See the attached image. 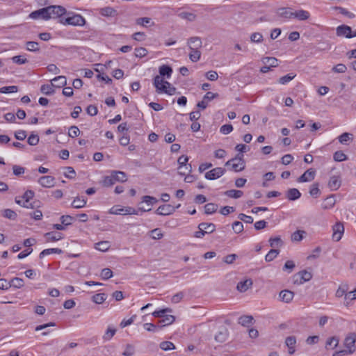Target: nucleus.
<instances>
[{
  "instance_id": "f257e3e1",
  "label": "nucleus",
  "mask_w": 356,
  "mask_h": 356,
  "mask_svg": "<svg viewBox=\"0 0 356 356\" xmlns=\"http://www.w3.org/2000/svg\"><path fill=\"white\" fill-rule=\"evenodd\" d=\"M153 85L156 88L157 93H165L169 95H172L176 92V88L172 86L170 83L165 81L163 78L160 76H156L154 78Z\"/></svg>"
},
{
  "instance_id": "f03ea898",
  "label": "nucleus",
  "mask_w": 356,
  "mask_h": 356,
  "mask_svg": "<svg viewBox=\"0 0 356 356\" xmlns=\"http://www.w3.org/2000/svg\"><path fill=\"white\" fill-rule=\"evenodd\" d=\"M355 342L356 334L355 332L348 334L344 339V346L346 349L335 352L332 356H340L341 354L344 353L353 354L356 350Z\"/></svg>"
},
{
  "instance_id": "7ed1b4c3",
  "label": "nucleus",
  "mask_w": 356,
  "mask_h": 356,
  "mask_svg": "<svg viewBox=\"0 0 356 356\" xmlns=\"http://www.w3.org/2000/svg\"><path fill=\"white\" fill-rule=\"evenodd\" d=\"M226 165H231L232 169L234 170L235 172H240L244 170L245 168V161L243 160V155L238 154L237 156L229 160L226 164Z\"/></svg>"
},
{
  "instance_id": "20e7f679",
  "label": "nucleus",
  "mask_w": 356,
  "mask_h": 356,
  "mask_svg": "<svg viewBox=\"0 0 356 356\" xmlns=\"http://www.w3.org/2000/svg\"><path fill=\"white\" fill-rule=\"evenodd\" d=\"M60 22L65 25L83 26L86 24V19L79 14H74L71 17L61 19Z\"/></svg>"
},
{
  "instance_id": "39448f33",
  "label": "nucleus",
  "mask_w": 356,
  "mask_h": 356,
  "mask_svg": "<svg viewBox=\"0 0 356 356\" xmlns=\"http://www.w3.org/2000/svg\"><path fill=\"white\" fill-rule=\"evenodd\" d=\"M49 19H55L66 13V9L61 6H49L47 7Z\"/></svg>"
},
{
  "instance_id": "423d86ee",
  "label": "nucleus",
  "mask_w": 356,
  "mask_h": 356,
  "mask_svg": "<svg viewBox=\"0 0 356 356\" xmlns=\"http://www.w3.org/2000/svg\"><path fill=\"white\" fill-rule=\"evenodd\" d=\"M312 277V275L310 272L305 270H301L293 275L294 283L301 284L309 281Z\"/></svg>"
},
{
  "instance_id": "0eeeda50",
  "label": "nucleus",
  "mask_w": 356,
  "mask_h": 356,
  "mask_svg": "<svg viewBox=\"0 0 356 356\" xmlns=\"http://www.w3.org/2000/svg\"><path fill=\"white\" fill-rule=\"evenodd\" d=\"M225 170L222 168H215L211 170L206 172L205 178L209 180L216 179L224 175Z\"/></svg>"
},
{
  "instance_id": "6e6552de",
  "label": "nucleus",
  "mask_w": 356,
  "mask_h": 356,
  "mask_svg": "<svg viewBox=\"0 0 356 356\" xmlns=\"http://www.w3.org/2000/svg\"><path fill=\"white\" fill-rule=\"evenodd\" d=\"M29 17L33 19H44V20L49 19V16H48L47 7L31 13V14L29 15Z\"/></svg>"
},
{
  "instance_id": "1a4fd4ad",
  "label": "nucleus",
  "mask_w": 356,
  "mask_h": 356,
  "mask_svg": "<svg viewBox=\"0 0 356 356\" xmlns=\"http://www.w3.org/2000/svg\"><path fill=\"white\" fill-rule=\"evenodd\" d=\"M158 202L156 197L149 195H145L142 197L141 203H145L147 208L140 207L139 209L142 211H149L151 210V207Z\"/></svg>"
},
{
  "instance_id": "9d476101",
  "label": "nucleus",
  "mask_w": 356,
  "mask_h": 356,
  "mask_svg": "<svg viewBox=\"0 0 356 356\" xmlns=\"http://www.w3.org/2000/svg\"><path fill=\"white\" fill-rule=\"evenodd\" d=\"M175 211V207L171 204H163L156 210L155 213L160 216L170 215Z\"/></svg>"
},
{
  "instance_id": "9b49d317",
  "label": "nucleus",
  "mask_w": 356,
  "mask_h": 356,
  "mask_svg": "<svg viewBox=\"0 0 356 356\" xmlns=\"http://www.w3.org/2000/svg\"><path fill=\"white\" fill-rule=\"evenodd\" d=\"M344 227L342 223L337 222L333 226L332 238L335 241H339L343 234Z\"/></svg>"
},
{
  "instance_id": "f8f14e48",
  "label": "nucleus",
  "mask_w": 356,
  "mask_h": 356,
  "mask_svg": "<svg viewBox=\"0 0 356 356\" xmlns=\"http://www.w3.org/2000/svg\"><path fill=\"white\" fill-rule=\"evenodd\" d=\"M187 44L190 50L200 49L202 46V42L200 37H191L188 40Z\"/></svg>"
},
{
  "instance_id": "ddd939ff",
  "label": "nucleus",
  "mask_w": 356,
  "mask_h": 356,
  "mask_svg": "<svg viewBox=\"0 0 356 356\" xmlns=\"http://www.w3.org/2000/svg\"><path fill=\"white\" fill-rule=\"evenodd\" d=\"M316 175V171L309 168L306 170L298 179L299 182H307L312 181Z\"/></svg>"
},
{
  "instance_id": "4468645a",
  "label": "nucleus",
  "mask_w": 356,
  "mask_h": 356,
  "mask_svg": "<svg viewBox=\"0 0 356 356\" xmlns=\"http://www.w3.org/2000/svg\"><path fill=\"white\" fill-rule=\"evenodd\" d=\"M38 182L43 187L50 188L54 186L55 178L49 175L42 176L39 179Z\"/></svg>"
},
{
  "instance_id": "2eb2a0df",
  "label": "nucleus",
  "mask_w": 356,
  "mask_h": 356,
  "mask_svg": "<svg viewBox=\"0 0 356 356\" xmlns=\"http://www.w3.org/2000/svg\"><path fill=\"white\" fill-rule=\"evenodd\" d=\"M352 29L349 26L341 25L337 28V35L338 36H345L347 38H352Z\"/></svg>"
},
{
  "instance_id": "dca6fc26",
  "label": "nucleus",
  "mask_w": 356,
  "mask_h": 356,
  "mask_svg": "<svg viewBox=\"0 0 356 356\" xmlns=\"http://www.w3.org/2000/svg\"><path fill=\"white\" fill-rule=\"evenodd\" d=\"M341 184V180L339 176L333 175L330 177L328 187L331 191H337L339 188Z\"/></svg>"
},
{
  "instance_id": "f3484780",
  "label": "nucleus",
  "mask_w": 356,
  "mask_h": 356,
  "mask_svg": "<svg viewBox=\"0 0 356 356\" xmlns=\"http://www.w3.org/2000/svg\"><path fill=\"white\" fill-rule=\"evenodd\" d=\"M188 161V157L187 156L181 155L179 157L177 162L179 164V170H182L183 168H186V171L191 172L192 168L191 165H187L186 163Z\"/></svg>"
},
{
  "instance_id": "a211bd4d",
  "label": "nucleus",
  "mask_w": 356,
  "mask_h": 356,
  "mask_svg": "<svg viewBox=\"0 0 356 356\" xmlns=\"http://www.w3.org/2000/svg\"><path fill=\"white\" fill-rule=\"evenodd\" d=\"M228 337V330L226 327H222L215 335V340L219 343L225 342Z\"/></svg>"
},
{
  "instance_id": "6ab92c4d",
  "label": "nucleus",
  "mask_w": 356,
  "mask_h": 356,
  "mask_svg": "<svg viewBox=\"0 0 356 356\" xmlns=\"http://www.w3.org/2000/svg\"><path fill=\"white\" fill-rule=\"evenodd\" d=\"M310 13L304 10H298L293 12V18H296L300 21L307 20L309 18Z\"/></svg>"
},
{
  "instance_id": "aec40b11",
  "label": "nucleus",
  "mask_w": 356,
  "mask_h": 356,
  "mask_svg": "<svg viewBox=\"0 0 356 356\" xmlns=\"http://www.w3.org/2000/svg\"><path fill=\"white\" fill-rule=\"evenodd\" d=\"M301 196L300 192L297 188H290L286 191V197L289 200L295 201Z\"/></svg>"
},
{
  "instance_id": "412c9836",
  "label": "nucleus",
  "mask_w": 356,
  "mask_h": 356,
  "mask_svg": "<svg viewBox=\"0 0 356 356\" xmlns=\"http://www.w3.org/2000/svg\"><path fill=\"white\" fill-rule=\"evenodd\" d=\"M159 76L161 78L166 77L167 79H169L172 73V69L169 65H163L159 67Z\"/></svg>"
},
{
  "instance_id": "4be33fe9",
  "label": "nucleus",
  "mask_w": 356,
  "mask_h": 356,
  "mask_svg": "<svg viewBox=\"0 0 356 356\" xmlns=\"http://www.w3.org/2000/svg\"><path fill=\"white\" fill-rule=\"evenodd\" d=\"M286 346L289 348V353L292 355L295 353V346L296 343V339L294 336H290L286 338Z\"/></svg>"
},
{
  "instance_id": "5701e85b",
  "label": "nucleus",
  "mask_w": 356,
  "mask_h": 356,
  "mask_svg": "<svg viewBox=\"0 0 356 356\" xmlns=\"http://www.w3.org/2000/svg\"><path fill=\"white\" fill-rule=\"evenodd\" d=\"M277 14L282 17L286 19L293 18V11L289 8H280L277 10Z\"/></svg>"
},
{
  "instance_id": "b1692460",
  "label": "nucleus",
  "mask_w": 356,
  "mask_h": 356,
  "mask_svg": "<svg viewBox=\"0 0 356 356\" xmlns=\"http://www.w3.org/2000/svg\"><path fill=\"white\" fill-rule=\"evenodd\" d=\"M294 296L293 292L289 291V290H283L280 293V299L286 303L290 302Z\"/></svg>"
},
{
  "instance_id": "393cba45",
  "label": "nucleus",
  "mask_w": 356,
  "mask_h": 356,
  "mask_svg": "<svg viewBox=\"0 0 356 356\" xmlns=\"http://www.w3.org/2000/svg\"><path fill=\"white\" fill-rule=\"evenodd\" d=\"M252 285V281L251 279H247L244 281L239 282L237 284L236 288L240 292L246 291Z\"/></svg>"
},
{
  "instance_id": "a878e982",
  "label": "nucleus",
  "mask_w": 356,
  "mask_h": 356,
  "mask_svg": "<svg viewBox=\"0 0 356 356\" xmlns=\"http://www.w3.org/2000/svg\"><path fill=\"white\" fill-rule=\"evenodd\" d=\"M198 229L204 230L207 234L213 233L216 230V225L213 223L201 222L198 225Z\"/></svg>"
},
{
  "instance_id": "bb28decb",
  "label": "nucleus",
  "mask_w": 356,
  "mask_h": 356,
  "mask_svg": "<svg viewBox=\"0 0 356 356\" xmlns=\"http://www.w3.org/2000/svg\"><path fill=\"white\" fill-rule=\"evenodd\" d=\"M116 331V329L113 326L108 325L104 335L102 336L104 341H110L115 334Z\"/></svg>"
},
{
  "instance_id": "cd10ccee",
  "label": "nucleus",
  "mask_w": 356,
  "mask_h": 356,
  "mask_svg": "<svg viewBox=\"0 0 356 356\" xmlns=\"http://www.w3.org/2000/svg\"><path fill=\"white\" fill-rule=\"evenodd\" d=\"M47 241H57L63 238V234L56 232H50L44 234Z\"/></svg>"
},
{
  "instance_id": "c85d7f7f",
  "label": "nucleus",
  "mask_w": 356,
  "mask_h": 356,
  "mask_svg": "<svg viewBox=\"0 0 356 356\" xmlns=\"http://www.w3.org/2000/svg\"><path fill=\"white\" fill-rule=\"evenodd\" d=\"M54 87L62 88L67 84V79L65 76H58L51 80Z\"/></svg>"
},
{
  "instance_id": "c756f323",
  "label": "nucleus",
  "mask_w": 356,
  "mask_h": 356,
  "mask_svg": "<svg viewBox=\"0 0 356 356\" xmlns=\"http://www.w3.org/2000/svg\"><path fill=\"white\" fill-rule=\"evenodd\" d=\"M87 200L84 197H76L72 202V207L75 209H81L86 206Z\"/></svg>"
},
{
  "instance_id": "7c9ffc66",
  "label": "nucleus",
  "mask_w": 356,
  "mask_h": 356,
  "mask_svg": "<svg viewBox=\"0 0 356 356\" xmlns=\"http://www.w3.org/2000/svg\"><path fill=\"white\" fill-rule=\"evenodd\" d=\"M175 320L172 315L165 314L159 321V324L161 327L166 326L172 324Z\"/></svg>"
},
{
  "instance_id": "2f4dec72",
  "label": "nucleus",
  "mask_w": 356,
  "mask_h": 356,
  "mask_svg": "<svg viewBox=\"0 0 356 356\" xmlns=\"http://www.w3.org/2000/svg\"><path fill=\"white\" fill-rule=\"evenodd\" d=\"M111 173L114 176V180L115 182H124L127 179V175L122 171L113 170Z\"/></svg>"
},
{
  "instance_id": "473e14b6",
  "label": "nucleus",
  "mask_w": 356,
  "mask_h": 356,
  "mask_svg": "<svg viewBox=\"0 0 356 356\" xmlns=\"http://www.w3.org/2000/svg\"><path fill=\"white\" fill-rule=\"evenodd\" d=\"M54 85L53 83L51 84H44L42 85L40 88V91L42 93L46 95H50L54 93Z\"/></svg>"
},
{
  "instance_id": "72a5a7b5",
  "label": "nucleus",
  "mask_w": 356,
  "mask_h": 356,
  "mask_svg": "<svg viewBox=\"0 0 356 356\" xmlns=\"http://www.w3.org/2000/svg\"><path fill=\"white\" fill-rule=\"evenodd\" d=\"M225 194L229 197L237 199L241 197L243 195V191L239 190L232 189L225 191Z\"/></svg>"
},
{
  "instance_id": "f704fd0d",
  "label": "nucleus",
  "mask_w": 356,
  "mask_h": 356,
  "mask_svg": "<svg viewBox=\"0 0 356 356\" xmlns=\"http://www.w3.org/2000/svg\"><path fill=\"white\" fill-rule=\"evenodd\" d=\"M253 318L252 316H242L238 318V323L243 326H248L252 324Z\"/></svg>"
},
{
  "instance_id": "c9c22d12",
  "label": "nucleus",
  "mask_w": 356,
  "mask_h": 356,
  "mask_svg": "<svg viewBox=\"0 0 356 356\" xmlns=\"http://www.w3.org/2000/svg\"><path fill=\"white\" fill-rule=\"evenodd\" d=\"M53 253L60 254V253H62V250L59 249V248L45 249V250H42L40 253L39 256H40V258H42V257H44L46 255H48V254H53Z\"/></svg>"
},
{
  "instance_id": "e433bc0d",
  "label": "nucleus",
  "mask_w": 356,
  "mask_h": 356,
  "mask_svg": "<svg viewBox=\"0 0 356 356\" xmlns=\"http://www.w3.org/2000/svg\"><path fill=\"white\" fill-rule=\"evenodd\" d=\"M264 63L268 65L270 67L278 65V60L275 57H265L262 59Z\"/></svg>"
},
{
  "instance_id": "4c0bfd02",
  "label": "nucleus",
  "mask_w": 356,
  "mask_h": 356,
  "mask_svg": "<svg viewBox=\"0 0 356 356\" xmlns=\"http://www.w3.org/2000/svg\"><path fill=\"white\" fill-rule=\"evenodd\" d=\"M333 10H339L340 13L343 15L344 16L347 17L349 19H353L355 17V15L347 10L346 8L340 7V6H334L332 8Z\"/></svg>"
},
{
  "instance_id": "58836bf2",
  "label": "nucleus",
  "mask_w": 356,
  "mask_h": 356,
  "mask_svg": "<svg viewBox=\"0 0 356 356\" xmlns=\"http://www.w3.org/2000/svg\"><path fill=\"white\" fill-rule=\"evenodd\" d=\"M3 212V216L5 218L10 219V220H15L17 219V214L13 210L10 209H4Z\"/></svg>"
},
{
  "instance_id": "ea45409f",
  "label": "nucleus",
  "mask_w": 356,
  "mask_h": 356,
  "mask_svg": "<svg viewBox=\"0 0 356 356\" xmlns=\"http://www.w3.org/2000/svg\"><path fill=\"white\" fill-rule=\"evenodd\" d=\"M10 287L13 286L16 289H20L24 286V280L19 277H15L10 281Z\"/></svg>"
},
{
  "instance_id": "a19ab883",
  "label": "nucleus",
  "mask_w": 356,
  "mask_h": 356,
  "mask_svg": "<svg viewBox=\"0 0 356 356\" xmlns=\"http://www.w3.org/2000/svg\"><path fill=\"white\" fill-rule=\"evenodd\" d=\"M110 248V244L108 241H100L95 243V248L99 251L105 252L108 250Z\"/></svg>"
},
{
  "instance_id": "79ce46f5",
  "label": "nucleus",
  "mask_w": 356,
  "mask_h": 356,
  "mask_svg": "<svg viewBox=\"0 0 356 356\" xmlns=\"http://www.w3.org/2000/svg\"><path fill=\"white\" fill-rule=\"evenodd\" d=\"M26 49L29 51H39L40 46L37 42L29 41L26 43Z\"/></svg>"
},
{
  "instance_id": "37998d69",
  "label": "nucleus",
  "mask_w": 356,
  "mask_h": 356,
  "mask_svg": "<svg viewBox=\"0 0 356 356\" xmlns=\"http://www.w3.org/2000/svg\"><path fill=\"white\" fill-rule=\"evenodd\" d=\"M218 205L214 203H208L204 206V212L206 214H212L217 211Z\"/></svg>"
},
{
  "instance_id": "c03bdc74",
  "label": "nucleus",
  "mask_w": 356,
  "mask_h": 356,
  "mask_svg": "<svg viewBox=\"0 0 356 356\" xmlns=\"http://www.w3.org/2000/svg\"><path fill=\"white\" fill-rule=\"evenodd\" d=\"M201 57V52L199 49L191 50L189 58L192 62H197Z\"/></svg>"
},
{
  "instance_id": "a18cd8bd",
  "label": "nucleus",
  "mask_w": 356,
  "mask_h": 356,
  "mask_svg": "<svg viewBox=\"0 0 356 356\" xmlns=\"http://www.w3.org/2000/svg\"><path fill=\"white\" fill-rule=\"evenodd\" d=\"M115 183L114 180V176L111 174L109 176H106L103 181H102V185L106 187L111 186Z\"/></svg>"
},
{
  "instance_id": "49530a36",
  "label": "nucleus",
  "mask_w": 356,
  "mask_h": 356,
  "mask_svg": "<svg viewBox=\"0 0 356 356\" xmlns=\"http://www.w3.org/2000/svg\"><path fill=\"white\" fill-rule=\"evenodd\" d=\"M115 12V10L111 7H105L100 10L101 15L106 17L113 16Z\"/></svg>"
},
{
  "instance_id": "de8ad7c7",
  "label": "nucleus",
  "mask_w": 356,
  "mask_h": 356,
  "mask_svg": "<svg viewBox=\"0 0 356 356\" xmlns=\"http://www.w3.org/2000/svg\"><path fill=\"white\" fill-rule=\"evenodd\" d=\"M280 251L276 249H271L265 257V260L266 261H273L278 254Z\"/></svg>"
},
{
  "instance_id": "09e8293b",
  "label": "nucleus",
  "mask_w": 356,
  "mask_h": 356,
  "mask_svg": "<svg viewBox=\"0 0 356 356\" xmlns=\"http://www.w3.org/2000/svg\"><path fill=\"white\" fill-rule=\"evenodd\" d=\"M296 76V74H293V73H289L285 76H283L282 77H280L279 79V81L278 82L280 83V84H286L288 82L291 81V80H293L294 79V77Z\"/></svg>"
},
{
  "instance_id": "8fccbe9b",
  "label": "nucleus",
  "mask_w": 356,
  "mask_h": 356,
  "mask_svg": "<svg viewBox=\"0 0 356 356\" xmlns=\"http://www.w3.org/2000/svg\"><path fill=\"white\" fill-rule=\"evenodd\" d=\"M106 298L105 293H97L92 296V301L97 304H102Z\"/></svg>"
},
{
  "instance_id": "3c124183",
  "label": "nucleus",
  "mask_w": 356,
  "mask_h": 356,
  "mask_svg": "<svg viewBox=\"0 0 356 356\" xmlns=\"http://www.w3.org/2000/svg\"><path fill=\"white\" fill-rule=\"evenodd\" d=\"M18 90V88L16 86H4L0 88L1 93H13L17 92Z\"/></svg>"
},
{
  "instance_id": "603ef678",
  "label": "nucleus",
  "mask_w": 356,
  "mask_h": 356,
  "mask_svg": "<svg viewBox=\"0 0 356 356\" xmlns=\"http://www.w3.org/2000/svg\"><path fill=\"white\" fill-rule=\"evenodd\" d=\"M263 35L259 32H255L251 34L250 41L254 43H260L263 41Z\"/></svg>"
},
{
  "instance_id": "864d4df0",
  "label": "nucleus",
  "mask_w": 356,
  "mask_h": 356,
  "mask_svg": "<svg viewBox=\"0 0 356 356\" xmlns=\"http://www.w3.org/2000/svg\"><path fill=\"white\" fill-rule=\"evenodd\" d=\"M160 348L166 351L175 349V346L171 341H166L160 343Z\"/></svg>"
},
{
  "instance_id": "5fc2aeb1",
  "label": "nucleus",
  "mask_w": 356,
  "mask_h": 356,
  "mask_svg": "<svg viewBox=\"0 0 356 356\" xmlns=\"http://www.w3.org/2000/svg\"><path fill=\"white\" fill-rule=\"evenodd\" d=\"M179 16L182 18L187 19L190 22H193L195 19L196 15L192 13L182 12L179 14Z\"/></svg>"
},
{
  "instance_id": "6e6d98bb",
  "label": "nucleus",
  "mask_w": 356,
  "mask_h": 356,
  "mask_svg": "<svg viewBox=\"0 0 356 356\" xmlns=\"http://www.w3.org/2000/svg\"><path fill=\"white\" fill-rule=\"evenodd\" d=\"M34 197V192L31 190H27L21 198L26 203L30 204L29 201Z\"/></svg>"
},
{
  "instance_id": "4d7b16f0",
  "label": "nucleus",
  "mask_w": 356,
  "mask_h": 356,
  "mask_svg": "<svg viewBox=\"0 0 356 356\" xmlns=\"http://www.w3.org/2000/svg\"><path fill=\"white\" fill-rule=\"evenodd\" d=\"M74 220V218L69 215H63L60 218L61 223L65 226L71 225Z\"/></svg>"
},
{
  "instance_id": "13d9d810",
  "label": "nucleus",
  "mask_w": 356,
  "mask_h": 356,
  "mask_svg": "<svg viewBox=\"0 0 356 356\" xmlns=\"http://www.w3.org/2000/svg\"><path fill=\"white\" fill-rule=\"evenodd\" d=\"M148 51L145 47H138L135 49V56L137 58H143L147 54Z\"/></svg>"
},
{
  "instance_id": "bf43d9fd",
  "label": "nucleus",
  "mask_w": 356,
  "mask_h": 356,
  "mask_svg": "<svg viewBox=\"0 0 356 356\" xmlns=\"http://www.w3.org/2000/svg\"><path fill=\"white\" fill-rule=\"evenodd\" d=\"M333 158L335 161H343L347 159L346 155L342 151L336 152Z\"/></svg>"
},
{
  "instance_id": "052dcab7",
  "label": "nucleus",
  "mask_w": 356,
  "mask_h": 356,
  "mask_svg": "<svg viewBox=\"0 0 356 356\" xmlns=\"http://www.w3.org/2000/svg\"><path fill=\"white\" fill-rule=\"evenodd\" d=\"M304 234H305V231L298 230L292 234L291 240L293 241H300L303 238Z\"/></svg>"
},
{
  "instance_id": "680f3d73",
  "label": "nucleus",
  "mask_w": 356,
  "mask_h": 356,
  "mask_svg": "<svg viewBox=\"0 0 356 356\" xmlns=\"http://www.w3.org/2000/svg\"><path fill=\"white\" fill-rule=\"evenodd\" d=\"M232 229L235 233L239 234L242 232L243 230V225L240 221H235L232 224Z\"/></svg>"
},
{
  "instance_id": "e2e57ef3",
  "label": "nucleus",
  "mask_w": 356,
  "mask_h": 356,
  "mask_svg": "<svg viewBox=\"0 0 356 356\" xmlns=\"http://www.w3.org/2000/svg\"><path fill=\"white\" fill-rule=\"evenodd\" d=\"M12 60L13 63L18 65H23L28 62L27 59L23 56H15L12 58Z\"/></svg>"
},
{
  "instance_id": "0e129e2a",
  "label": "nucleus",
  "mask_w": 356,
  "mask_h": 356,
  "mask_svg": "<svg viewBox=\"0 0 356 356\" xmlns=\"http://www.w3.org/2000/svg\"><path fill=\"white\" fill-rule=\"evenodd\" d=\"M135 352L134 346L131 344L126 346L124 351L122 353L123 356H132Z\"/></svg>"
},
{
  "instance_id": "69168bd1",
  "label": "nucleus",
  "mask_w": 356,
  "mask_h": 356,
  "mask_svg": "<svg viewBox=\"0 0 356 356\" xmlns=\"http://www.w3.org/2000/svg\"><path fill=\"white\" fill-rule=\"evenodd\" d=\"M101 277L103 280H108L113 277V272L110 268H104L101 272Z\"/></svg>"
},
{
  "instance_id": "338daca9",
  "label": "nucleus",
  "mask_w": 356,
  "mask_h": 356,
  "mask_svg": "<svg viewBox=\"0 0 356 356\" xmlns=\"http://www.w3.org/2000/svg\"><path fill=\"white\" fill-rule=\"evenodd\" d=\"M65 171L64 172V175L67 177V178H69V179H73L74 178L75 175H76V172H75V170H74V168L72 167H66L65 168Z\"/></svg>"
},
{
  "instance_id": "774afa93",
  "label": "nucleus",
  "mask_w": 356,
  "mask_h": 356,
  "mask_svg": "<svg viewBox=\"0 0 356 356\" xmlns=\"http://www.w3.org/2000/svg\"><path fill=\"white\" fill-rule=\"evenodd\" d=\"M80 130L76 126H72L68 131V136L72 138L76 137L79 136Z\"/></svg>"
}]
</instances>
